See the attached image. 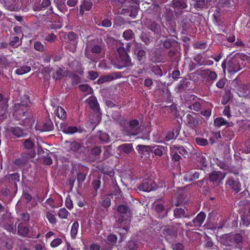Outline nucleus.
I'll return each instance as SVG.
<instances>
[{
    "instance_id": "f257e3e1",
    "label": "nucleus",
    "mask_w": 250,
    "mask_h": 250,
    "mask_svg": "<svg viewBox=\"0 0 250 250\" xmlns=\"http://www.w3.org/2000/svg\"><path fill=\"white\" fill-rule=\"evenodd\" d=\"M102 50L100 45L95 44L94 40L86 44V47L85 48V56L90 61L97 62L99 58L96 55L100 54Z\"/></svg>"
},
{
    "instance_id": "f03ea898",
    "label": "nucleus",
    "mask_w": 250,
    "mask_h": 250,
    "mask_svg": "<svg viewBox=\"0 0 250 250\" xmlns=\"http://www.w3.org/2000/svg\"><path fill=\"white\" fill-rule=\"evenodd\" d=\"M29 99L28 97H25L23 100L20 103H16L13 107V115L17 120H19L21 117L24 116L28 107Z\"/></svg>"
},
{
    "instance_id": "7ed1b4c3",
    "label": "nucleus",
    "mask_w": 250,
    "mask_h": 250,
    "mask_svg": "<svg viewBox=\"0 0 250 250\" xmlns=\"http://www.w3.org/2000/svg\"><path fill=\"white\" fill-rule=\"evenodd\" d=\"M141 131V125L137 119L130 120L123 129V134L131 137L138 135Z\"/></svg>"
},
{
    "instance_id": "20e7f679",
    "label": "nucleus",
    "mask_w": 250,
    "mask_h": 250,
    "mask_svg": "<svg viewBox=\"0 0 250 250\" xmlns=\"http://www.w3.org/2000/svg\"><path fill=\"white\" fill-rule=\"evenodd\" d=\"M144 46L142 43H136L133 50V58L139 65L144 64L146 62V52L144 49Z\"/></svg>"
},
{
    "instance_id": "39448f33",
    "label": "nucleus",
    "mask_w": 250,
    "mask_h": 250,
    "mask_svg": "<svg viewBox=\"0 0 250 250\" xmlns=\"http://www.w3.org/2000/svg\"><path fill=\"white\" fill-rule=\"evenodd\" d=\"M225 185L226 188L231 190L235 193H238L242 190V185L239 179L232 176H229L227 178Z\"/></svg>"
},
{
    "instance_id": "423d86ee",
    "label": "nucleus",
    "mask_w": 250,
    "mask_h": 250,
    "mask_svg": "<svg viewBox=\"0 0 250 250\" xmlns=\"http://www.w3.org/2000/svg\"><path fill=\"white\" fill-rule=\"evenodd\" d=\"M221 66L225 73L227 69L228 72L230 74H233L241 69L240 64L235 59L229 60L227 63L225 61H224L222 63Z\"/></svg>"
},
{
    "instance_id": "0eeeda50",
    "label": "nucleus",
    "mask_w": 250,
    "mask_h": 250,
    "mask_svg": "<svg viewBox=\"0 0 250 250\" xmlns=\"http://www.w3.org/2000/svg\"><path fill=\"white\" fill-rule=\"evenodd\" d=\"M171 6L174 9L175 15L176 18H179L184 12L188 11L185 10L188 5L183 0H172L171 2Z\"/></svg>"
},
{
    "instance_id": "6e6552de",
    "label": "nucleus",
    "mask_w": 250,
    "mask_h": 250,
    "mask_svg": "<svg viewBox=\"0 0 250 250\" xmlns=\"http://www.w3.org/2000/svg\"><path fill=\"white\" fill-rule=\"evenodd\" d=\"M178 232V228L175 226L165 227L162 234L167 242L171 243L176 238Z\"/></svg>"
},
{
    "instance_id": "1a4fd4ad",
    "label": "nucleus",
    "mask_w": 250,
    "mask_h": 250,
    "mask_svg": "<svg viewBox=\"0 0 250 250\" xmlns=\"http://www.w3.org/2000/svg\"><path fill=\"white\" fill-rule=\"evenodd\" d=\"M173 146H175L178 153L185 158H189L192 155H195L196 153V150L189 144L187 146L179 145Z\"/></svg>"
},
{
    "instance_id": "9d476101",
    "label": "nucleus",
    "mask_w": 250,
    "mask_h": 250,
    "mask_svg": "<svg viewBox=\"0 0 250 250\" xmlns=\"http://www.w3.org/2000/svg\"><path fill=\"white\" fill-rule=\"evenodd\" d=\"M206 217V213L203 211L200 212L192 220L186 224L189 227H200L203 225Z\"/></svg>"
},
{
    "instance_id": "9b49d317",
    "label": "nucleus",
    "mask_w": 250,
    "mask_h": 250,
    "mask_svg": "<svg viewBox=\"0 0 250 250\" xmlns=\"http://www.w3.org/2000/svg\"><path fill=\"white\" fill-rule=\"evenodd\" d=\"M117 52L119 55V59L124 66L129 65L131 62V60L126 52L125 48L123 46H120L117 49Z\"/></svg>"
},
{
    "instance_id": "f8f14e48",
    "label": "nucleus",
    "mask_w": 250,
    "mask_h": 250,
    "mask_svg": "<svg viewBox=\"0 0 250 250\" xmlns=\"http://www.w3.org/2000/svg\"><path fill=\"white\" fill-rule=\"evenodd\" d=\"M36 129L41 132L50 131L54 129V125L51 120L46 119L35 126Z\"/></svg>"
},
{
    "instance_id": "ddd939ff",
    "label": "nucleus",
    "mask_w": 250,
    "mask_h": 250,
    "mask_svg": "<svg viewBox=\"0 0 250 250\" xmlns=\"http://www.w3.org/2000/svg\"><path fill=\"white\" fill-rule=\"evenodd\" d=\"M190 97L192 98V102L188 104V108L196 112L199 111L202 107L203 100L194 95H191Z\"/></svg>"
},
{
    "instance_id": "4468645a",
    "label": "nucleus",
    "mask_w": 250,
    "mask_h": 250,
    "mask_svg": "<svg viewBox=\"0 0 250 250\" xmlns=\"http://www.w3.org/2000/svg\"><path fill=\"white\" fill-rule=\"evenodd\" d=\"M139 189L143 191L149 192L155 189V184L151 180L145 179L143 181L142 184L139 186Z\"/></svg>"
},
{
    "instance_id": "2eb2a0df",
    "label": "nucleus",
    "mask_w": 250,
    "mask_h": 250,
    "mask_svg": "<svg viewBox=\"0 0 250 250\" xmlns=\"http://www.w3.org/2000/svg\"><path fill=\"white\" fill-rule=\"evenodd\" d=\"M64 144L65 145L64 147L67 151L76 152L78 151L82 147V145L76 141H68L65 140Z\"/></svg>"
},
{
    "instance_id": "dca6fc26",
    "label": "nucleus",
    "mask_w": 250,
    "mask_h": 250,
    "mask_svg": "<svg viewBox=\"0 0 250 250\" xmlns=\"http://www.w3.org/2000/svg\"><path fill=\"white\" fill-rule=\"evenodd\" d=\"M139 9V7L136 5H130L126 8H123L122 10V13L125 16L135 19L138 15Z\"/></svg>"
},
{
    "instance_id": "f3484780",
    "label": "nucleus",
    "mask_w": 250,
    "mask_h": 250,
    "mask_svg": "<svg viewBox=\"0 0 250 250\" xmlns=\"http://www.w3.org/2000/svg\"><path fill=\"white\" fill-rule=\"evenodd\" d=\"M4 6L10 11H18L19 10V0H3Z\"/></svg>"
},
{
    "instance_id": "a211bd4d",
    "label": "nucleus",
    "mask_w": 250,
    "mask_h": 250,
    "mask_svg": "<svg viewBox=\"0 0 250 250\" xmlns=\"http://www.w3.org/2000/svg\"><path fill=\"white\" fill-rule=\"evenodd\" d=\"M226 173L219 171L213 170L209 174V181L212 182H217L221 183L225 178Z\"/></svg>"
},
{
    "instance_id": "6ab92c4d",
    "label": "nucleus",
    "mask_w": 250,
    "mask_h": 250,
    "mask_svg": "<svg viewBox=\"0 0 250 250\" xmlns=\"http://www.w3.org/2000/svg\"><path fill=\"white\" fill-rule=\"evenodd\" d=\"M200 176V173L194 170H190L187 171L184 174L183 179L185 182H190L198 179Z\"/></svg>"
},
{
    "instance_id": "aec40b11",
    "label": "nucleus",
    "mask_w": 250,
    "mask_h": 250,
    "mask_svg": "<svg viewBox=\"0 0 250 250\" xmlns=\"http://www.w3.org/2000/svg\"><path fill=\"white\" fill-rule=\"evenodd\" d=\"M98 168L104 174L107 175L110 177H113L114 176L115 172L113 168L104 163L99 165Z\"/></svg>"
},
{
    "instance_id": "412c9836",
    "label": "nucleus",
    "mask_w": 250,
    "mask_h": 250,
    "mask_svg": "<svg viewBox=\"0 0 250 250\" xmlns=\"http://www.w3.org/2000/svg\"><path fill=\"white\" fill-rule=\"evenodd\" d=\"M93 6V3L91 0H83L80 6L79 15L83 17L85 11H89L91 10Z\"/></svg>"
},
{
    "instance_id": "4be33fe9",
    "label": "nucleus",
    "mask_w": 250,
    "mask_h": 250,
    "mask_svg": "<svg viewBox=\"0 0 250 250\" xmlns=\"http://www.w3.org/2000/svg\"><path fill=\"white\" fill-rule=\"evenodd\" d=\"M89 107L97 113H100V108L97 98L95 97H90L86 100Z\"/></svg>"
},
{
    "instance_id": "5701e85b",
    "label": "nucleus",
    "mask_w": 250,
    "mask_h": 250,
    "mask_svg": "<svg viewBox=\"0 0 250 250\" xmlns=\"http://www.w3.org/2000/svg\"><path fill=\"white\" fill-rule=\"evenodd\" d=\"M190 82L187 79H182L181 80L177 86V91L180 93L187 92L190 90Z\"/></svg>"
},
{
    "instance_id": "b1692460",
    "label": "nucleus",
    "mask_w": 250,
    "mask_h": 250,
    "mask_svg": "<svg viewBox=\"0 0 250 250\" xmlns=\"http://www.w3.org/2000/svg\"><path fill=\"white\" fill-rule=\"evenodd\" d=\"M149 74H153L156 78L161 77L163 75L161 67L158 65L151 64L149 66Z\"/></svg>"
},
{
    "instance_id": "393cba45",
    "label": "nucleus",
    "mask_w": 250,
    "mask_h": 250,
    "mask_svg": "<svg viewBox=\"0 0 250 250\" xmlns=\"http://www.w3.org/2000/svg\"><path fill=\"white\" fill-rule=\"evenodd\" d=\"M35 123V118L33 116L30 115L21 120V125L25 126L28 129H31L34 125Z\"/></svg>"
},
{
    "instance_id": "a878e982",
    "label": "nucleus",
    "mask_w": 250,
    "mask_h": 250,
    "mask_svg": "<svg viewBox=\"0 0 250 250\" xmlns=\"http://www.w3.org/2000/svg\"><path fill=\"white\" fill-rule=\"evenodd\" d=\"M29 230L27 226H25L23 223H20L17 227V233L21 237H26L28 236Z\"/></svg>"
},
{
    "instance_id": "bb28decb",
    "label": "nucleus",
    "mask_w": 250,
    "mask_h": 250,
    "mask_svg": "<svg viewBox=\"0 0 250 250\" xmlns=\"http://www.w3.org/2000/svg\"><path fill=\"white\" fill-rule=\"evenodd\" d=\"M9 131L12 135L17 138H21L25 136L23 130L19 126H12L9 128Z\"/></svg>"
},
{
    "instance_id": "cd10ccee",
    "label": "nucleus",
    "mask_w": 250,
    "mask_h": 250,
    "mask_svg": "<svg viewBox=\"0 0 250 250\" xmlns=\"http://www.w3.org/2000/svg\"><path fill=\"white\" fill-rule=\"evenodd\" d=\"M174 216L176 218H190L192 214L186 213L185 210L182 208H176L174 210Z\"/></svg>"
},
{
    "instance_id": "c85d7f7f",
    "label": "nucleus",
    "mask_w": 250,
    "mask_h": 250,
    "mask_svg": "<svg viewBox=\"0 0 250 250\" xmlns=\"http://www.w3.org/2000/svg\"><path fill=\"white\" fill-rule=\"evenodd\" d=\"M155 210L158 213V217L163 218L167 215V211L163 204H157L155 207Z\"/></svg>"
},
{
    "instance_id": "c756f323",
    "label": "nucleus",
    "mask_w": 250,
    "mask_h": 250,
    "mask_svg": "<svg viewBox=\"0 0 250 250\" xmlns=\"http://www.w3.org/2000/svg\"><path fill=\"white\" fill-rule=\"evenodd\" d=\"M236 92L240 97H245L250 98V90L248 92L247 90H245V85L242 84H240L238 88H236Z\"/></svg>"
},
{
    "instance_id": "7c9ffc66",
    "label": "nucleus",
    "mask_w": 250,
    "mask_h": 250,
    "mask_svg": "<svg viewBox=\"0 0 250 250\" xmlns=\"http://www.w3.org/2000/svg\"><path fill=\"white\" fill-rule=\"evenodd\" d=\"M170 151L171 160L174 162H179L181 159V156L175 148V146L173 145L170 147Z\"/></svg>"
},
{
    "instance_id": "2f4dec72",
    "label": "nucleus",
    "mask_w": 250,
    "mask_h": 250,
    "mask_svg": "<svg viewBox=\"0 0 250 250\" xmlns=\"http://www.w3.org/2000/svg\"><path fill=\"white\" fill-rule=\"evenodd\" d=\"M147 27L156 34L159 35L161 33L160 25L154 21H150L148 23Z\"/></svg>"
},
{
    "instance_id": "473e14b6",
    "label": "nucleus",
    "mask_w": 250,
    "mask_h": 250,
    "mask_svg": "<svg viewBox=\"0 0 250 250\" xmlns=\"http://www.w3.org/2000/svg\"><path fill=\"white\" fill-rule=\"evenodd\" d=\"M202 74L204 76L208 77V79L211 81H215L217 78V74L215 71L211 70L210 69H206L202 71Z\"/></svg>"
},
{
    "instance_id": "72a5a7b5",
    "label": "nucleus",
    "mask_w": 250,
    "mask_h": 250,
    "mask_svg": "<svg viewBox=\"0 0 250 250\" xmlns=\"http://www.w3.org/2000/svg\"><path fill=\"white\" fill-rule=\"evenodd\" d=\"M160 42L163 46L166 49L170 48L176 43V42L174 39L167 38L164 40H161Z\"/></svg>"
},
{
    "instance_id": "f704fd0d",
    "label": "nucleus",
    "mask_w": 250,
    "mask_h": 250,
    "mask_svg": "<svg viewBox=\"0 0 250 250\" xmlns=\"http://www.w3.org/2000/svg\"><path fill=\"white\" fill-rule=\"evenodd\" d=\"M197 162L203 167H206L208 165V161L207 160L206 155V154H203L202 153H197L196 151Z\"/></svg>"
},
{
    "instance_id": "c9c22d12",
    "label": "nucleus",
    "mask_w": 250,
    "mask_h": 250,
    "mask_svg": "<svg viewBox=\"0 0 250 250\" xmlns=\"http://www.w3.org/2000/svg\"><path fill=\"white\" fill-rule=\"evenodd\" d=\"M227 238L233 240V241L238 245L241 244L243 241V237L240 233L229 235Z\"/></svg>"
},
{
    "instance_id": "e433bc0d",
    "label": "nucleus",
    "mask_w": 250,
    "mask_h": 250,
    "mask_svg": "<svg viewBox=\"0 0 250 250\" xmlns=\"http://www.w3.org/2000/svg\"><path fill=\"white\" fill-rule=\"evenodd\" d=\"M186 119H187V124L190 127H192V128L195 127L198 124L197 120L194 117L192 116L190 114H188L187 115Z\"/></svg>"
},
{
    "instance_id": "4c0bfd02",
    "label": "nucleus",
    "mask_w": 250,
    "mask_h": 250,
    "mask_svg": "<svg viewBox=\"0 0 250 250\" xmlns=\"http://www.w3.org/2000/svg\"><path fill=\"white\" fill-rule=\"evenodd\" d=\"M164 15L166 21H172L176 17L174 11L169 8H166Z\"/></svg>"
},
{
    "instance_id": "58836bf2",
    "label": "nucleus",
    "mask_w": 250,
    "mask_h": 250,
    "mask_svg": "<svg viewBox=\"0 0 250 250\" xmlns=\"http://www.w3.org/2000/svg\"><path fill=\"white\" fill-rule=\"evenodd\" d=\"M117 211L120 215H124L127 213H130V208L127 205L122 204L117 207Z\"/></svg>"
},
{
    "instance_id": "ea45409f",
    "label": "nucleus",
    "mask_w": 250,
    "mask_h": 250,
    "mask_svg": "<svg viewBox=\"0 0 250 250\" xmlns=\"http://www.w3.org/2000/svg\"><path fill=\"white\" fill-rule=\"evenodd\" d=\"M31 70V67L23 65L22 66L18 67L15 70V73L18 75H21L28 72H29Z\"/></svg>"
},
{
    "instance_id": "a19ab883",
    "label": "nucleus",
    "mask_w": 250,
    "mask_h": 250,
    "mask_svg": "<svg viewBox=\"0 0 250 250\" xmlns=\"http://www.w3.org/2000/svg\"><path fill=\"white\" fill-rule=\"evenodd\" d=\"M79 227V223L77 221H75L71 226L70 235L71 238L73 239H75L76 238L78 231Z\"/></svg>"
},
{
    "instance_id": "79ce46f5",
    "label": "nucleus",
    "mask_w": 250,
    "mask_h": 250,
    "mask_svg": "<svg viewBox=\"0 0 250 250\" xmlns=\"http://www.w3.org/2000/svg\"><path fill=\"white\" fill-rule=\"evenodd\" d=\"M22 145L25 149H31L33 148L35 146L34 140L31 138L25 139Z\"/></svg>"
},
{
    "instance_id": "37998d69",
    "label": "nucleus",
    "mask_w": 250,
    "mask_h": 250,
    "mask_svg": "<svg viewBox=\"0 0 250 250\" xmlns=\"http://www.w3.org/2000/svg\"><path fill=\"white\" fill-rule=\"evenodd\" d=\"M99 136V138L100 141L103 143H108L110 142V137L106 132L99 131L98 132Z\"/></svg>"
},
{
    "instance_id": "c03bdc74",
    "label": "nucleus",
    "mask_w": 250,
    "mask_h": 250,
    "mask_svg": "<svg viewBox=\"0 0 250 250\" xmlns=\"http://www.w3.org/2000/svg\"><path fill=\"white\" fill-rule=\"evenodd\" d=\"M91 186L95 192V195L97 194L98 190L101 186V177L93 179L91 182Z\"/></svg>"
},
{
    "instance_id": "a18cd8bd",
    "label": "nucleus",
    "mask_w": 250,
    "mask_h": 250,
    "mask_svg": "<svg viewBox=\"0 0 250 250\" xmlns=\"http://www.w3.org/2000/svg\"><path fill=\"white\" fill-rule=\"evenodd\" d=\"M114 191L112 194L115 196L116 199H120L123 197L122 191L118 185L116 181H115V184L113 186Z\"/></svg>"
},
{
    "instance_id": "49530a36",
    "label": "nucleus",
    "mask_w": 250,
    "mask_h": 250,
    "mask_svg": "<svg viewBox=\"0 0 250 250\" xmlns=\"http://www.w3.org/2000/svg\"><path fill=\"white\" fill-rule=\"evenodd\" d=\"M70 213L65 208H60L57 213L58 217L62 219H67L68 215H70Z\"/></svg>"
},
{
    "instance_id": "de8ad7c7",
    "label": "nucleus",
    "mask_w": 250,
    "mask_h": 250,
    "mask_svg": "<svg viewBox=\"0 0 250 250\" xmlns=\"http://www.w3.org/2000/svg\"><path fill=\"white\" fill-rule=\"evenodd\" d=\"M136 148L139 153L145 154V152H149L151 151L152 146H150L139 145Z\"/></svg>"
},
{
    "instance_id": "09e8293b",
    "label": "nucleus",
    "mask_w": 250,
    "mask_h": 250,
    "mask_svg": "<svg viewBox=\"0 0 250 250\" xmlns=\"http://www.w3.org/2000/svg\"><path fill=\"white\" fill-rule=\"evenodd\" d=\"M105 81L107 82H110L119 78H121L122 74L121 72H113L109 75H105Z\"/></svg>"
},
{
    "instance_id": "8fccbe9b",
    "label": "nucleus",
    "mask_w": 250,
    "mask_h": 250,
    "mask_svg": "<svg viewBox=\"0 0 250 250\" xmlns=\"http://www.w3.org/2000/svg\"><path fill=\"white\" fill-rule=\"evenodd\" d=\"M229 122L223 117H218L214 120V125L217 127L227 125Z\"/></svg>"
},
{
    "instance_id": "3c124183",
    "label": "nucleus",
    "mask_w": 250,
    "mask_h": 250,
    "mask_svg": "<svg viewBox=\"0 0 250 250\" xmlns=\"http://www.w3.org/2000/svg\"><path fill=\"white\" fill-rule=\"evenodd\" d=\"M119 147L125 153H129L133 150L132 145L131 144H124L120 145Z\"/></svg>"
},
{
    "instance_id": "603ef678",
    "label": "nucleus",
    "mask_w": 250,
    "mask_h": 250,
    "mask_svg": "<svg viewBox=\"0 0 250 250\" xmlns=\"http://www.w3.org/2000/svg\"><path fill=\"white\" fill-rule=\"evenodd\" d=\"M165 147L161 146H158L157 147L152 146L151 152L153 153L155 155L161 156L163 154V150Z\"/></svg>"
},
{
    "instance_id": "864d4df0",
    "label": "nucleus",
    "mask_w": 250,
    "mask_h": 250,
    "mask_svg": "<svg viewBox=\"0 0 250 250\" xmlns=\"http://www.w3.org/2000/svg\"><path fill=\"white\" fill-rule=\"evenodd\" d=\"M33 47L35 50L40 52H43L45 50V46L40 41H36L34 42Z\"/></svg>"
},
{
    "instance_id": "5fc2aeb1",
    "label": "nucleus",
    "mask_w": 250,
    "mask_h": 250,
    "mask_svg": "<svg viewBox=\"0 0 250 250\" xmlns=\"http://www.w3.org/2000/svg\"><path fill=\"white\" fill-rule=\"evenodd\" d=\"M43 37L44 40L50 43L54 42L57 39V36L54 33L45 34Z\"/></svg>"
},
{
    "instance_id": "6e6d98bb",
    "label": "nucleus",
    "mask_w": 250,
    "mask_h": 250,
    "mask_svg": "<svg viewBox=\"0 0 250 250\" xmlns=\"http://www.w3.org/2000/svg\"><path fill=\"white\" fill-rule=\"evenodd\" d=\"M63 69L60 67L59 68L56 72L53 73L52 75V78L56 81L60 80L63 78Z\"/></svg>"
},
{
    "instance_id": "4d7b16f0",
    "label": "nucleus",
    "mask_w": 250,
    "mask_h": 250,
    "mask_svg": "<svg viewBox=\"0 0 250 250\" xmlns=\"http://www.w3.org/2000/svg\"><path fill=\"white\" fill-rule=\"evenodd\" d=\"M57 116L60 119H64L66 117V112L61 106H58L56 112Z\"/></svg>"
},
{
    "instance_id": "13d9d810",
    "label": "nucleus",
    "mask_w": 250,
    "mask_h": 250,
    "mask_svg": "<svg viewBox=\"0 0 250 250\" xmlns=\"http://www.w3.org/2000/svg\"><path fill=\"white\" fill-rule=\"evenodd\" d=\"M8 105L3 104L0 105V118L4 119L7 117Z\"/></svg>"
},
{
    "instance_id": "bf43d9fd",
    "label": "nucleus",
    "mask_w": 250,
    "mask_h": 250,
    "mask_svg": "<svg viewBox=\"0 0 250 250\" xmlns=\"http://www.w3.org/2000/svg\"><path fill=\"white\" fill-rule=\"evenodd\" d=\"M240 224L248 227L250 225V215H244L241 216Z\"/></svg>"
},
{
    "instance_id": "052dcab7",
    "label": "nucleus",
    "mask_w": 250,
    "mask_h": 250,
    "mask_svg": "<svg viewBox=\"0 0 250 250\" xmlns=\"http://www.w3.org/2000/svg\"><path fill=\"white\" fill-rule=\"evenodd\" d=\"M69 77L71 79V83L72 85H76L81 82V78L78 75L74 73H70Z\"/></svg>"
},
{
    "instance_id": "680f3d73",
    "label": "nucleus",
    "mask_w": 250,
    "mask_h": 250,
    "mask_svg": "<svg viewBox=\"0 0 250 250\" xmlns=\"http://www.w3.org/2000/svg\"><path fill=\"white\" fill-rule=\"evenodd\" d=\"M193 59L195 62H196L197 65L198 66L203 65L204 59L203 58L202 55L201 54L199 53L194 55V56L193 58Z\"/></svg>"
},
{
    "instance_id": "e2e57ef3",
    "label": "nucleus",
    "mask_w": 250,
    "mask_h": 250,
    "mask_svg": "<svg viewBox=\"0 0 250 250\" xmlns=\"http://www.w3.org/2000/svg\"><path fill=\"white\" fill-rule=\"evenodd\" d=\"M102 151L101 147L96 146L91 148L90 152L92 156H94L95 157H97L100 155Z\"/></svg>"
},
{
    "instance_id": "0e129e2a",
    "label": "nucleus",
    "mask_w": 250,
    "mask_h": 250,
    "mask_svg": "<svg viewBox=\"0 0 250 250\" xmlns=\"http://www.w3.org/2000/svg\"><path fill=\"white\" fill-rule=\"evenodd\" d=\"M46 217L51 224L54 225L56 224L57 222V219L55 216L50 212L47 211L46 213Z\"/></svg>"
},
{
    "instance_id": "69168bd1",
    "label": "nucleus",
    "mask_w": 250,
    "mask_h": 250,
    "mask_svg": "<svg viewBox=\"0 0 250 250\" xmlns=\"http://www.w3.org/2000/svg\"><path fill=\"white\" fill-rule=\"evenodd\" d=\"M164 97L167 103H170L172 101V97L171 93L167 87L163 90Z\"/></svg>"
},
{
    "instance_id": "338daca9",
    "label": "nucleus",
    "mask_w": 250,
    "mask_h": 250,
    "mask_svg": "<svg viewBox=\"0 0 250 250\" xmlns=\"http://www.w3.org/2000/svg\"><path fill=\"white\" fill-rule=\"evenodd\" d=\"M66 39H67L70 42H72L74 43H77L78 36L73 32H69L67 34Z\"/></svg>"
},
{
    "instance_id": "774afa93",
    "label": "nucleus",
    "mask_w": 250,
    "mask_h": 250,
    "mask_svg": "<svg viewBox=\"0 0 250 250\" xmlns=\"http://www.w3.org/2000/svg\"><path fill=\"white\" fill-rule=\"evenodd\" d=\"M26 163V161L24 158H18L15 160L13 164L18 167L20 168L23 166Z\"/></svg>"
}]
</instances>
